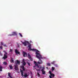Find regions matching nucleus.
Segmentation results:
<instances>
[{
  "mask_svg": "<svg viewBox=\"0 0 78 78\" xmlns=\"http://www.w3.org/2000/svg\"><path fill=\"white\" fill-rule=\"evenodd\" d=\"M35 51H36V57L38 59H43L44 58L42 57V55H41L40 53H38L37 52H39V51L37 50H36Z\"/></svg>",
  "mask_w": 78,
  "mask_h": 78,
  "instance_id": "obj_1",
  "label": "nucleus"
},
{
  "mask_svg": "<svg viewBox=\"0 0 78 78\" xmlns=\"http://www.w3.org/2000/svg\"><path fill=\"white\" fill-rule=\"evenodd\" d=\"M34 64H35V66H37V68H39V65L38 64H43V61H42L41 59H39V60L37 62L36 61H34Z\"/></svg>",
  "mask_w": 78,
  "mask_h": 78,
  "instance_id": "obj_2",
  "label": "nucleus"
},
{
  "mask_svg": "<svg viewBox=\"0 0 78 78\" xmlns=\"http://www.w3.org/2000/svg\"><path fill=\"white\" fill-rule=\"evenodd\" d=\"M3 52L5 53V54H4V56L2 58V59H6L8 58V53L5 51H4Z\"/></svg>",
  "mask_w": 78,
  "mask_h": 78,
  "instance_id": "obj_3",
  "label": "nucleus"
},
{
  "mask_svg": "<svg viewBox=\"0 0 78 78\" xmlns=\"http://www.w3.org/2000/svg\"><path fill=\"white\" fill-rule=\"evenodd\" d=\"M22 44L24 45V46H27V44H30V43L28 41H25L24 42L21 41Z\"/></svg>",
  "mask_w": 78,
  "mask_h": 78,
  "instance_id": "obj_4",
  "label": "nucleus"
},
{
  "mask_svg": "<svg viewBox=\"0 0 78 78\" xmlns=\"http://www.w3.org/2000/svg\"><path fill=\"white\" fill-rule=\"evenodd\" d=\"M31 44H30L28 46V47L29 48V50L30 51H36V49H31Z\"/></svg>",
  "mask_w": 78,
  "mask_h": 78,
  "instance_id": "obj_5",
  "label": "nucleus"
},
{
  "mask_svg": "<svg viewBox=\"0 0 78 78\" xmlns=\"http://www.w3.org/2000/svg\"><path fill=\"white\" fill-rule=\"evenodd\" d=\"M17 32H12V34H10L9 35L10 36H15V35H17Z\"/></svg>",
  "mask_w": 78,
  "mask_h": 78,
  "instance_id": "obj_6",
  "label": "nucleus"
},
{
  "mask_svg": "<svg viewBox=\"0 0 78 78\" xmlns=\"http://www.w3.org/2000/svg\"><path fill=\"white\" fill-rule=\"evenodd\" d=\"M23 57H26V56H27V54L25 52H23Z\"/></svg>",
  "mask_w": 78,
  "mask_h": 78,
  "instance_id": "obj_7",
  "label": "nucleus"
},
{
  "mask_svg": "<svg viewBox=\"0 0 78 78\" xmlns=\"http://www.w3.org/2000/svg\"><path fill=\"white\" fill-rule=\"evenodd\" d=\"M15 51L16 53V54H18V55H20V52L18 51L17 49H15Z\"/></svg>",
  "mask_w": 78,
  "mask_h": 78,
  "instance_id": "obj_8",
  "label": "nucleus"
},
{
  "mask_svg": "<svg viewBox=\"0 0 78 78\" xmlns=\"http://www.w3.org/2000/svg\"><path fill=\"white\" fill-rule=\"evenodd\" d=\"M14 69L15 70H18L19 68H18V66L15 65Z\"/></svg>",
  "mask_w": 78,
  "mask_h": 78,
  "instance_id": "obj_9",
  "label": "nucleus"
},
{
  "mask_svg": "<svg viewBox=\"0 0 78 78\" xmlns=\"http://www.w3.org/2000/svg\"><path fill=\"white\" fill-rule=\"evenodd\" d=\"M16 64H20V61L17 60L15 62Z\"/></svg>",
  "mask_w": 78,
  "mask_h": 78,
  "instance_id": "obj_10",
  "label": "nucleus"
},
{
  "mask_svg": "<svg viewBox=\"0 0 78 78\" xmlns=\"http://www.w3.org/2000/svg\"><path fill=\"white\" fill-rule=\"evenodd\" d=\"M20 71L21 73V74L22 76H23V71L22 70H21V69H20Z\"/></svg>",
  "mask_w": 78,
  "mask_h": 78,
  "instance_id": "obj_11",
  "label": "nucleus"
},
{
  "mask_svg": "<svg viewBox=\"0 0 78 78\" xmlns=\"http://www.w3.org/2000/svg\"><path fill=\"white\" fill-rule=\"evenodd\" d=\"M24 76L25 78H27V76H28V75H27V74L26 73H25Z\"/></svg>",
  "mask_w": 78,
  "mask_h": 78,
  "instance_id": "obj_12",
  "label": "nucleus"
},
{
  "mask_svg": "<svg viewBox=\"0 0 78 78\" xmlns=\"http://www.w3.org/2000/svg\"><path fill=\"white\" fill-rule=\"evenodd\" d=\"M2 69H3V67L2 66H0V72H2Z\"/></svg>",
  "mask_w": 78,
  "mask_h": 78,
  "instance_id": "obj_13",
  "label": "nucleus"
},
{
  "mask_svg": "<svg viewBox=\"0 0 78 78\" xmlns=\"http://www.w3.org/2000/svg\"><path fill=\"white\" fill-rule=\"evenodd\" d=\"M11 73H8V76H9V77L12 78V76H11Z\"/></svg>",
  "mask_w": 78,
  "mask_h": 78,
  "instance_id": "obj_14",
  "label": "nucleus"
},
{
  "mask_svg": "<svg viewBox=\"0 0 78 78\" xmlns=\"http://www.w3.org/2000/svg\"><path fill=\"white\" fill-rule=\"evenodd\" d=\"M27 55L28 56V58L29 59L31 58V55H30V54L29 53Z\"/></svg>",
  "mask_w": 78,
  "mask_h": 78,
  "instance_id": "obj_15",
  "label": "nucleus"
},
{
  "mask_svg": "<svg viewBox=\"0 0 78 78\" xmlns=\"http://www.w3.org/2000/svg\"><path fill=\"white\" fill-rule=\"evenodd\" d=\"M10 62H11V63H14V60H13L12 58L11 59Z\"/></svg>",
  "mask_w": 78,
  "mask_h": 78,
  "instance_id": "obj_16",
  "label": "nucleus"
},
{
  "mask_svg": "<svg viewBox=\"0 0 78 78\" xmlns=\"http://www.w3.org/2000/svg\"><path fill=\"white\" fill-rule=\"evenodd\" d=\"M42 72V74H43L44 75H45V71H44V70L43 71H41Z\"/></svg>",
  "mask_w": 78,
  "mask_h": 78,
  "instance_id": "obj_17",
  "label": "nucleus"
},
{
  "mask_svg": "<svg viewBox=\"0 0 78 78\" xmlns=\"http://www.w3.org/2000/svg\"><path fill=\"white\" fill-rule=\"evenodd\" d=\"M23 65L24 66L26 65V63L24 61H23Z\"/></svg>",
  "mask_w": 78,
  "mask_h": 78,
  "instance_id": "obj_18",
  "label": "nucleus"
},
{
  "mask_svg": "<svg viewBox=\"0 0 78 78\" xmlns=\"http://www.w3.org/2000/svg\"><path fill=\"white\" fill-rule=\"evenodd\" d=\"M9 67L10 69H12V65H9Z\"/></svg>",
  "mask_w": 78,
  "mask_h": 78,
  "instance_id": "obj_19",
  "label": "nucleus"
},
{
  "mask_svg": "<svg viewBox=\"0 0 78 78\" xmlns=\"http://www.w3.org/2000/svg\"><path fill=\"white\" fill-rule=\"evenodd\" d=\"M51 76H52V77H54L55 76V75L54 74H53V73H52V74H51V75H50Z\"/></svg>",
  "mask_w": 78,
  "mask_h": 78,
  "instance_id": "obj_20",
  "label": "nucleus"
},
{
  "mask_svg": "<svg viewBox=\"0 0 78 78\" xmlns=\"http://www.w3.org/2000/svg\"><path fill=\"white\" fill-rule=\"evenodd\" d=\"M3 64L4 65H6L7 64V63L6 62H3Z\"/></svg>",
  "mask_w": 78,
  "mask_h": 78,
  "instance_id": "obj_21",
  "label": "nucleus"
},
{
  "mask_svg": "<svg viewBox=\"0 0 78 78\" xmlns=\"http://www.w3.org/2000/svg\"><path fill=\"white\" fill-rule=\"evenodd\" d=\"M49 73H50V75H51V74L52 73H51V72L50 71H49Z\"/></svg>",
  "mask_w": 78,
  "mask_h": 78,
  "instance_id": "obj_22",
  "label": "nucleus"
},
{
  "mask_svg": "<svg viewBox=\"0 0 78 78\" xmlns=\"http://www.w3.org/2000/svg\"><path fill=\"white\" fill-rule=\"evenodd\" d=\"M55 70V67H52V71H53Z\"/></svg>",
  "mask_w": 78,
  "mask_h": 78,
  "instance_id": "obj_23",
  "label": "nucleus"
},
{
  "mask_svg": "<svg viewBox=\"0 0 78 78\" xmlns=\"http://www.w3.org/2000/svg\"><path fill=\"white\" fill-rule=\"evenodd\" d=\"M44 69H45V68H44V67H43L41 70V71H44Z\"/></svg>",
  "mask_w": 78,
  "mask_h": 78,
  "instance_id": "obj_24",
  "label": "nucleus"
},
{
  "mask_svg": "<svg viewBox=\"0 0 78 78\" xmlns=\"http://www.w3.org/2000/svg\"><path fill=\"white\" fill-rule=\"evenodd\" d=\"M37 74L38 75L39 77V76H40V74H39V73L38 72H37Z\"/></svg>",
  "mask_w": 78,
  "mask_h": 78,
  "instance_id": "obj_25",
  "label": "nucleus"
},
{
  "mask_svg": "<svg viewBox=\"0 0 78 78\" xmlns=\"http://www.w3.org/2000/svg\"><path fill=\"white\" fill-rule=\"evenodd\" d=\"M47 65L48 66H50V63H47Z\"/></svg>",
  "mask_w": 78,
  "mask_h": 78,
  "instance_id": "obj_26",
  "label": "nucleus"
},
{
  "mask_svg": "<svg viewBox=\"0 0 78 78\" xmlns=\"http://www.w3.org/2000/svg\"><path fill=\"white\" fill-rule=\"evenodd\" d=\"M19 34L20 36H21V37H23V36H22V34H21L20 33Z\"/></svg>",
  "mask_w": 78,
  "mask_h": 78,
  "instance_id": "obj_27",
  "label": "nucleus"
},
{
  "mask_svg": "<svg viewBox=\"0 0 78 78\" xmlns=\"http://www.w3.org/2000/svg\"><path fill=\"white\" fill-rule=\"evenodd\" d=\"M0 48L1 49H3V46H0Z\"/></svg>",
  "mask_w": 78,
  "mask_h": 78,
  "instance_id": "obj_28",
  "label": "nucleus"
},
{
  "mask_svg": "<svg viewBox=\"0 0 78 78\" xmlns=\"http://www.w3.org/2000/svg\"><path fill=\"white\" fill-rule=\"evenodd\" d=\"M9 51L12 53V49H10Z\"/></svg>",
  "mask_w": 78,
  "mask_h": 78,
  "instance_id": "obj_29",
  "label": "nucleus"
},
{
  "mask_svg": "<svg viewBox=\"0 0 78 78\" xmlns=\"http://www.w3.org/2000/svg\"><path fill=\"white\" fill-rule=\"evenodd\" d=\"M0 55H1V56H2L3 54H2V53H1V52H0Z\"/></svg>",
  "mask_w": 78,
  "mask_h": 78,
  "instance_id": "obj_30",
  "label": "nucleus"
},
{
  "mask_svg": "<svg viewBox=\"0 0 78 78\" xmlns=\"http://www.w3.org/2000/svg\"><path fill=\"white\" fill-rule=\"evenodd\" d=\"M28 65L30 66V63L28 62L27 63Z\"/></svg>",
  "mask_w": 78,
  "mask_h": 78,
  "instance_id": "obj_31",
  "label": "nucleus"
},
{
  "mask_svg": "<svg viewBox=\"0 0 78 78\" xmlns=\"http://www.w3.org/2000/svg\"><path fill=\"white\" fill-rule=\"evenodd\" d=\"M37 72H39V71H40V70H41V69H37Z\"/></svg>",
  "mask_w": 78,
  "mask_h": 78,
  "instance_id": "obj_32",
  "label": "nucleus"
},
{
  "mask_svg": "<svg viewBox=\"0 0 78 78\" xmlns=\"http://www.w3.org/2000/svg\"><path fill=\"white\" fill-rule=\"evenodd\" d=\"M29 59H30V61H33V59H32V58H29Z\"/></svg>",
  "mask_w": 78,
  "mask_h": 78,
  "instance_id": "obj_33",
  "label": "nucleus"
},
{
  "mask_svg": "<svg viewBox=\"0 0 78 78\" xmlns=\"http://www.w3.org/2000/svg\"><path fill=\"white\" fill-rule=\"evenodd\" d=\"M1 44L2 45H3V42H1Z\"/></svg>",
  "mask_w": 78,
  "mask_h": 78,
  "instance_id": "obj_34",
  "label": "nucleus"
},
{
  "mask_svg": "<svg viewBox=\"0 0 78 78\" xmlns=\"http://www.w3.org/2000/svg\"><path fill=\"white\" fill-rule=\"evenodd\" d=\"M21 68H22V69H24V66H22L21 67Z\"/></svg>",
  "mask_w": 78,
  "mask_h": 78,
  "instance_id": "obj_35",
  "label": "nucleus"
},
{
  "mask_svg": "<svg viewBox=\"0 0 78 78\" xmlns=\"http://www.w3.org/2000/svg\"><path fill=\"white\" fill-rule=\"evenodd\" d=\"M3 45H4V47H6V44H4Z\"/></svg>",
  "mask_w": 78,
  "mask_h": 78,
  "instance_id": "obj_36",
  "label": "nucleus"
},
{
  "mask_svg": "<svg viewBox=\"0 0 78 78\" xmlns=\"http://www.w3.org/2000/svg\"><path fill=\"white\" fill-rule=\"evenodd\" d=\"M49 77H50V78H52L51 77V75L49 76Z\"/></svg>",
  "mask_w": 78,
  "mask_h": 78,
  "instance_id": "obj_37",
  "label": "nucleus"
},
{
  "mask_svg": "<svg viewBox=\"0 0 78 78\" xmlns=\"http://www.w3.org/2000/svg\"><path fill=\"white\" fill-rule=\"evenodd\" d=\"M39 68L40 69H42V68L41 66H40V67H39Z\"/></svg>",
  "mask_w": 78,
  "mask_h": 78,
  "instance_id": "obj_38",
  "label": "nucleus"
},
{
  "mask_svg": "<svg viewBox=\"0 0 78 78\" xmlns=\"http://www.w3.org/2000/svg\"><path fill=\"white\" fill-rule=\"evenodd\" d=\"M23 70L24 71H25V68H23Z\"/></svg>",
  "mask_w": 78,
  "mask_h": 78,
  "instance_id": "obj_39",
  "label": "nucleus"
},
{
  "mask_svg": "<svg viewBox=\"0 0 78 78\" xmlns=\"http://www.w3.org/2000/svg\"><path fill=\"white\" fill-rule=\"evenodd\" d=\"M51 63L52 64H54V62H53Z\"/></svg>",
  "mask_w": 78,
  "mask_h": 78,
  "instance_id": "obj_40",
  "label": "nucleus"
},
{
  "mask_svg": "<svg viewBox=\"0 0 78 78\" xmlns=\"http://www.w3.org/2000/svg\"><path fill=\"white\" fill-rule=\"evenodd\" d=\"M31 42H32V41H30V43H31Z\"/></svg>",
  "mask_w": 78,
  "mask_h": 78,
  "instance_id": "obj_41",
  "label": "nucleus"
},
{
  "mask_svg": "<svg viewBox=\"0 0 78 78\" xmlns=\"http://www.w3.org/2000/svg\"><path fill=\"white\" fill-rule=\"evenodd\" d=\"M34 67H35V66H34Z\"/></svg>",
  "mask_w": 78,
  "mask_h": 78,
  "instance_id": "obj_42",
  "label": "nucleus"
}]
</instances>
